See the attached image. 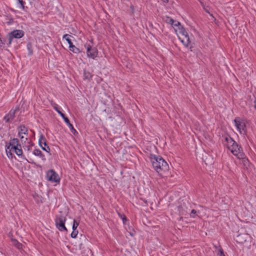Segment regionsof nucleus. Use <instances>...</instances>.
Here are the masks:
<instances>
[{
	"mask_svg": "<svg viewBox=\"0 0 256 256\" xmlns=\"http://www.w3.org/2000/svg\"><path fill=\"white\" fill-rule=\"evenodd\" d=\"M150 158L154 169L160 175L162 176L169 170L168 164L161 156L152 154Z\"/></svg>",
	"mask_w": 256,
	"mask_h": 256,
	"instance_id": "nucleus-1",
	"label": "nucleus"
},
{
	"mask_svg": "<svg viewBox=\"0 0 256 256\" xmlns=\"http://www.w3.org/2000/svg\"><path fill=\"white\" fill-rule=\"evenodd\" d=\"M10 146H11V149L14 150L16 154L20 157H21L22 159L28 161V162L32 164H34L36 165L38 167L41 168V166L39 164H36V163L33 161H28L24 156L23 154V152L22 148V146L20 142V140L17 138H13L11 139L9 142L8 146L6 145L7 148H10Z\"/></svg>",
	"mask_w": 256,
	"mask_h": 256,
	"instance_id": "nucleus-2",
	"label": "nucleus"
},
{
	"mask_svg": "<svg viewBox=\"0 0 256 256\" xmlns=\"http://www.w3.org/2000/svg\"><path fill=\"white\" fill-rule=\"evenodd\" d=\"M52 106L53 107L54 109L62 116V118H63L64 122L66 123L67 126L70 128V132L72 134H73L74 135H76V134H78V132L74 128L73 125L70 124L69 119L68 118H67L66 115L62 112L60 110L62 108H60L56 104L55 102L52 103Z\"/></svg>",
	"mask_w": 256,
	"mask_h": 256,
	"instance_id": "nucleus-3",
	"label": "nucleus"
},
{
	"mask_svg": "<svg viewBox=\"0 0 256 256\" xmlns=\"http://www.w3.org/2000/svg\"><path fill=\"white\" fill-rule=\"evenodd\" d=\"M66 220V217L63 214L62 212L56 216L54 219L56 228L60 232H68L65 226V222Z\"/></svg>",
	"mask_w": 256,
	"mask_h": 256,
	"instance_id": "nucleus-4",
	"label": "nucleus"
},
{
	"mask_svg": "<svg viewBox=\"0 0 256 256\" xmlns=\"http://www.w3.org/2000/svg\"><path fill=\"white\" fill-rule=\"evenodd\" d=\"M234 126L241 134L245 135L247 132L246 120L240 117H236L234 120Z\"/></svg>",
	"mask_w": 256,
	"mask_h": 256,
	"instance_id": "nucleus-5",
	"label": "nucleus"
},
{
	"mask_svg": "<svg viewBox=\"0 0 256 256\" xmlns=\"http://www.w3.org/2000/svg\"><path fill=\"white\" fill-rule=\"evenodd\" d=\"M24 35V32L20 30H15L9 32L6 36L8 41L7 44L8 46V47L10 46L14 38L19 39L23 37Z\"/></svg>",
	"mask_w": 256,
	"mask_h": 256,
	"instance_id": "nucleus-6",
	"label": "nucleus"
},
{
	"mask_svg": "<svg viewBox=\"0 0 256 256\" xmlns=\"http://www.w3.org/2000/svg\"><path fill=\"white\" fill-rule=\"evenodd\" d=\"M233 146L231 147L230 150L238 158H243L246 156L243 152L242 148L241 146L238 144L236 142H232Z\"/></svg>",
	"mask_w": 256,
	"mask_h": 256,
	"instance_id": "nucleus-7",
	"label": "nucleus"
},
{
	"mask_svg": "<svg viewBox=\"0 0 256 256\" xmlns=\"http://www.w3.org/2000/svg\"><path fill=\"white\" fill-rule=\"evenodd\" d=\"M46 178L52 182L60 183V178L56 172L52 169L48 170L46 174Z\"/></svg>",
	"mask_w": 256,
	"mask_h": 256,
	"instance_id": "nucleus-8",
	"label": "nucleus"
},
{
	"mask_svg": "<svg viewBox=\"0 0 256 256\" xmlns=\"http://www.w3.org/2000/svg\"><path fill=\"white\" fill-rule=\"evenodd\" d=\"M84 47L86 50V55L88 58L95 59L98 55V50L96 47H94L90 44H86Z\"/></svg>",
	"mask_w": 256,
	"mask_h": 256,
	"instance_id": "nucleus-9",
	"label": "nucleus"
},
{
	"mask_svg": "<svg viewBox=\"0 0 256 256\" xmlns=\"http://www.w3.org/2000/svg\"><path fill=\"white\" fill-rule=\"evenodd\" d=\"M16 113L13 110H10L3 118V120L6 123L11 122L16 118Z\"/></svg>",
	"mask_w": 256,
	"mask_h": 256,
	"instance_id": "nucleus-10",
	"label": "nucleus"
},
{
	"mask_svg": "<svg viewBox=\"0 0 256 256\" xmlns=\"http://www.w3.org/2000/svg\"><path fill=\"white\" fill-rule=\"evenodd\" d=\"M225 141L226 142L227 148L230 150L231 147L233 146L232 142H236L229 135L226 134L224 136Z\"/></svg>",
	"mask_w": 256,
	"mask_h": 256,
	"instance_id": "nucleus-11",
	"label": "nucleus"
},
{
	"mask_svg": "<svg viewBox=\"0 0 256 256\" xmlns=\"http://www.w3.org/2000/svg\"><path fill=\"white\" fill-rule=\"evenodd\" d=\"M18 135L19 136H20V134H24L25 135L28 134V128L24 124L20 125L18 126Z\"/></svg>",
	"mask_w": 256,
	"mask_h": 256,
	"instance_id": "nucleus-12",
	"label": "nucleus"
},
{
	"mask_svg": "<svg viewBox=\"0 0 256 256\" xmlns=\"http://www.w3.org/2000/svg\"><path fill=\"white\" fill-rule=\"evenodd\" d=\"M248 238L249 236L248 234H240L237 236L236 242L238 243L243 244L246 241Z\"/></svg>",
	"mask_w": 256,
	"mask_h": 256,
	"instance_id": "nucleus-13",
	"label": "nucleus"
},
{
	"mask_svg": "<svg viewBox=\"0 0 256 256\" xmlns=\"http://www.w3.org/2000/svg\"><path fill=\"white\" fill-rule=\"evenodd\" d=\"M32 154L37 156H38L42 160L46 161V158L45 157V156L44 154L42 152L38 149V148H34V150L32 151Z\"/></svg>",
	"mask_w": 256,
	"mask_h": 256,
	"instance_id": "nucleus-14",
	"label": "nucleus"
},
{
	"mask_svg": "<svg viewBox=\"0 0 256 256\" xmlns=\"http://www.w3.org/2000/svg\"><path fill=\"white\" fill-rule=\"evenodd\" d=\"M179 30H180V34H182V36H184V37L186 38V39H187L188 43L186 44V45L188 44H190L191 42L190 40V38L188 34L187 31L184 28V26H181Z\"/></svg>",
	"mask_w": 256,
	"mask_h": 256,
	"instance_id": "nucleus-15",
	"label": "nucleus"
},
{
	"mask_svg": "<svg viewBox=\"0 0 256 256\" xmlns=\"http://www.w3.org/2000/svg\"><path fill=\"white\" fill-rule=\"evenodd\" d=\"M42 144L44 146H46L48 145L46 140L42 134H41L38 140V145L40 148L43 147Z\"/></svg>",
	"mask_w": 256,
	"mask_h": 256,
	"instance_id": "nucleus-16",
	"label": "nucleus"
},
{
	"mask_svg": "<svg viewBox=\"0 0 256 256\" xmlns=\"http://www.w3.org/2000/svg\"><path fill=\"white\" fill-rule=\"evenodd\" d=\"M92 74L88 70H84V80H87L88 81L90 82L92 78Z\"/></svg>",
	"mask_w": 256,
	"mask_h": 256,
	"instance_id": "nucleus-17",
	"label": "nucleus"
},
{
	"mask_svg": "<svg viewBox=\"0 0 256 256\" xmlns=\"http://www.w3.org/2000/svg\"><path fill=\"white\" fill-rule=\"evenodd\" d=\"M11 240H12V242H13V244L18 250H20L22 248V246H23L22 244L20 243L16 239L12 238Z\"/></svg>",
	"mask_w": 256,
	"mask_h": 256,
	"instance_id": "nucleus-18",
	"label": "nucleus"
},
{
	"mask_svg": "<svg viewBox=\"0 0 256 256\" xmlns=\"http://www.w3.org/2000/svg\"><path fill=\"white\" fill-rule=\"evenodd\" d=\"M163 20L165 22L168 24H170L171 25L174 23V20L173 18H172L170 16H166L163 18Z\"/></svg>",
	"mask_w": 256,
	"mask_h": 256,
	"instance_id": "nucleus-19",
	"label": "nucleus"
},
{
	"mask_svg": "<svg viewBox=\"0 0 256 256\" xmlns=\"http://www.w3.org/2000/svg\"><path fill=\"white\" fill-rule=\"evenodd\" d=\"M26 48L28 50V56H30L33 54L32 44L31 42H28L26 44Z\"/></svg>",
	"mask_w": 256,
	"mask_h": 256,
	"instance_id": "nucleus-20",
	"label": "nucleus"
},
{
	"mask_svg": "<svg viewBox=\"0 0 256 256\" xmlns=\"http://www.w3.org/2000/svg\"><path fill=\"white\" fill-rule=\"evenodd\" d=\"M218 248V250L216 252V254L218 256H226L224 250H222L221 246H218V247H216Z\"/></svg>",
	"mask_w": 256,
	"mask_h": 256,
	"instance_id": "nucleus-21",
	"label": "nucleus"
},
{
	"mask_svg": "<svg viewBox=\"0 0 256 256\" xmlns=\"http://www.w3.org/2000/svg\"><path fill=\"white\" fill-rule=\"evenodd\" d=\"M118 216L122 218L124 224H126V221H128V220L126 216L124 214H120L118 212Z\"/></svg>",
	"mask_w": 256,
	"mask_h": 256,
	"instance_id": "nucleus-22",
	"label": "nucleus"
},
{
	"mask_svg": "<svg viewBox=\"0 0 256 256\" xmlns=\"http://www.w3.org/2000/svg\"><path fill=\"white\" fill-rule=\"evenodd\" d=\"M70 37L74 38L70 34H65L63 36L62 38L65 39L68 44H69L70 42H72V40L70 38Z\"/></svg>",
	"mask_w": 256,
	"mask_h": 256,
	"instance_id": "nucleus-23",
	"label": "nucleus"
},
{
	"mask_svg": "<svg viewBox=\"0 0 256 256\" xmlns=\"http://www.w3.org/2000/svg\"><path fill=\"white\" fill-rule=\"evenodd\" d=\"M12 149H10V148H7V147H6V154L8 156V157L10 158V157L11 158H12L14 156V154L11 152V150Z\"/></svg>",
	"mask_w": 256,
	"mask_h": 256,
	"instance_id": "nucleus-24",
	"label": "nucleus"
},
{
	"mask_svg": "<svg viewBox=\"0 0 256 256\" xmlns=\"http://www.w3.org/2000/svg\"><path fill=\"white\" fill-rule=\"evenodd\" d=\"M74 54H79L82 52V51L76 46H74L71 50H70Z\"/></svg>",
	"mask_w": 256,
	"mask_h": 256,
	"instance_id": "nucleus-25",
	"label": "nucleus"
},
{
	"mask_svg": "<svg viewBox=\"0 0 256 256\" xmlns=\"http://www.w3.org/2000/svg\"><path fill=\"white\" fill-rule=\"evenodd\" d=\"M78 226L79 221H77L76 220H74L73 221V224L72 227V230H76Z\"/></svg>",
	"mask_w": 256,
	"mask_h": 256,
	"instance_id": "nucleus-26",
	"label": "nucleus"
},
{
	"mask_svg": "<svg viewBox=\"0 0 256 256\" xmlns=\"http://www.w3.org/2000/svg\"><path fill=\"white\" fill-rule=\"evenodd\" d=\"M172 26L174 28L177 27L178 30L182 26L180 22L176 20H174V24H172Z\"/></svg>",
	"mask_w": 256,
	"mask_h": 256,
	"instance_id": "nucleus-27",
	"label": "nucleus"
},
{
	"mask_svg": "<svg viewBox=\"0 0 256 256\" xmlns=\"http://www.w3.org/2000/svg\"><path fill=\"white\" fill-rule=\"evenodd\" d=\"M197 216V211L194 209L192 210L190 214V218H195Z\"/></svg>",
	"mask_w": 256,
	"mask_h": 256,
	"instance_id": "nucleus-28",
	"label": "nucleus"
},
{
	"mask_svg": "<svg viewBox=\"0 0 256 256\" xmlns=\"http://www.w3.org/2000/svg\"><path fill=\"white\" fill-rule=\"evenodd\" d=\"M78 230H72V232L71 234V237L73 238H76L78 234Z\"/></svg>",
	"mask_w": 256,
	"mask_h": 256,
	"instance_id": "nucleus-29",
	"label": "nucleus"
},
{
	"mask_svg": "<svg viewBox=\"0 0 256 256\" xmlns=\"http://www.w3.org/2000/svg\"><path fill=\"white\" fill-rule=\"evenodd\" d=\"M18 1V3L19 4H20V7L22 8L26 11V7L24 6V4H25V2H24L22 0H17Z\"/></svg>",
	"mask_w": 256,
	"mask_h": 256,
	"instance_id": "nucleus-30",
	"label": "nucleus"
},
{
	"mask_svg": "<svg viewBox=\"0 0 256 256\" xmlns=\"http://www.w3.org/2000/svg\"><path fill=\"white\" fill-rule=\"evenodd\" d=\"M44 151H46V152H48L50 154V155H51V154L50 153V148L47 145V146H43L42 148H41Z\"/></svg>",
	"mask_w": 256,
	"mask_h": 256,
	"instance_id": "nucleus-31",
	"label": "nucleus"
},
{
	"mask_svg": "<svg viewBox=\"0 0 256 256\" xmlns=\"http://www.w3.org/2000/svg\"><path fill=\"white\" fill-rule=\"evenodd\" d=\"M33 144L32 145H28L24 146V148L25 150H27L28 152H30L32 150V148Z\"/></svg>",
	"mask_w": 256,
	"mask_h": 256,
	"instance_id": "nucleus-32",
	"label": "nucleus"
},
{
	"mask_svg": "<svg viewBox=\"0 0 256 256\" xmlns=\"http://www.w3.org/2000/svg\"><path fill=\"white\" fill-rule=\"evenodd\" d=\"M20 110V105H16L15 108H12L11 110H13L15 113H16Z\"/></svg>",
	"mask_w": 256,
	"mask_h": 256,
	"instance_id": "nucleus-33",
	"label": "nucleus"
},
{
	"mask_svg": "<svg viewBox=\"0 0 256 256\" xmlns=\"http://www.w3.org/2000/svg\"><path fill=\"white\" fill-rule=\"evenodd\" d=\"M181 42L184 44V45L186 47V48H188L189 46V45L190 44H188L187 45L186 44L188 43V40H186V42H185L184 40H181Z\"/></svg>",
	"mask_w": 256,
	"mask_h": 256,
	"instance_id": "nucleus-34",
	"label": "nucleus"
},
{
	"mask_svg": "<svg viewBox=\"0 0 256 256\" xmlns=\"http://www.w3.org/2000/svg\"><path fill=\"white\" fill-rule=\"evenodd\" d=\"M4 44V42H3V41L2 40L1 38H0V48L3 47Z\"/></svg>",
	"mask_w": 256,
	"mask_h": 256,
	"instance_id": "nucleus-35",
	"label": "nucleus"
},
{
	"mask_svg": "<svg viewBox=\"0 0 256 256\" xmlns=\"http://www.w3.org/2000/svg\"><path fill=\"white\" fill-rule=\"evenodd\" d=\"M69 49L70 50H71L72 48L74 46H75L73 44V43L72 42H70L69 44Z\"/></svg>",
	"mask_w": 256,
	"mask_h": 256,
	"instance_id": "nucleus-36",
	"label": "nucleus"
},
{
	"mask_svg": "<svg viewBox=\"0 0 256 256\" xmlns=\"http://www.w3.org/2000/svg\"><path fill=\"white\" fill-rule=\"evenodd\" d=\"M69 49L70 50H71L72 48L74 46H75L73 44V43L72 42H70L69 44Z\"/></svg>",
	"mask_w": 256,
	"mask_h": 256,
	"instance_id": "nucleus-37",
	"label": "nucleus"
},
{
	"mask_svg": "<svg viewBox=\"0 0 256 256\" xmlns=\"http://www.w3.org/2000/svg\"><path fill=\"white\" fill-rule=\"evenodd\" d=\"M242 160L243 162L246 163V162H248V158H245V156H244V158H242Z\"/></svg>",
	"mask_w": 256,
	"mask_h": 256,
	"instance_id": "nucleus-38",
	"label": "nucleus"
},
{
	"mask_svg": "<svg viewBox=\"0 0 256 256\" xmlns=\"http://www.w3.org/2000/svg\"><path fill=\"white\" fill-rule=\"evenodd\" d=\"M13 22H14V20H13V18H12L10 20V21L8 22L7 23L8 25H10V24H12L13 23Z\"/></svg>",
	"mask_w": 256,
	"mask_h": 256,
	"instance_id": "nucleus-39",
	"label": "nucleus"
},
{
	"mask_svg": "<svg viewBox=\"0 0 256 256\" xmlns=\"http://www.w3.org/2000/svg\"><path fill=\"white\" fill-rule=\"evenodd\" d=\"M140 199L142 200L145 204H148V201L145 198H140Z\"/></svg>",
	"mask_w": 256,
	"mask_h": 256,
	"instance_id": "nucleus-40",
	"label": "nucleus"
},
{
	"mask_svg": "<svg viewBox=\"0 0 256 256\" xmlns=\"http://www.w3.org/2000/svg\"><path fill=\"white\" fill-rule=\"evenodd\" d=\"M254 107L255 109L256 110V98H254Z\"/></svg>",
	"mask_w": 256,
	"mask_h": 256,
	"instance_id": "nucleus-41",
	"label": "nucleus"
},
{
	"mask_svg": "<svg viewBox=\"0 0 256 256\" xmlns=\"http://www.w3.org/2000/svg\"><path fill=\"white\" fill-rule=\"evenodd\" d=\"M162 1L164 2H165V3H168V2H169V0H161Z\"/></svg>",
	"mask_w": 256,
	"mask_h": 256,
	"instance_id": "nucleus-42",
	"label": "nucleus"
},
{
	"mask_svg": "<svg viewBox=\"0 0 256 256\" xmlns=\"http://www.w3.org/2000/svg\"><path fill=\"white\" fill-rule=\"evenodd\" d=\"M192 48H193V46H190L189 48H190V52H192Z\"/></svg>",
	"mask_w": 256,
	"mask_h": 256,
	"instance_id": "nucleus-43",
	"label": "nucleus"
},
{
	"mask_svg": "<svg viewBox=\"0 0 256 256\" xmlns=\"http://www.w3.org/2000/svg\"><path fill=\"white\" fill-rule=\"evenodd\" d=\"M20 139H22L24 138V136L20 135Z\"/></svg>",
	"mask_w": 256,
	"mask_h": 256,
	"instance_id": "nucleus-44",
	"label": "nucleus"
},
{
	"mask_svg": "<svg viewBox=\"0 0 256 256\" xmlns=\"http://www.w3.org/2000/svg\"><path fill=\"white\" fill-rule=\"evenodd\" d=\"M35 200H36V202H38V198H36H36H35Z\"/></svg>",
	"mask_w": 256,
	"mask_h": 256,
	"instance_id": "nucleus-45",
	"label": "nucleus"
},
{
	"mask_svg": "<svg viewBox=\"0 0 256 256\" xmlns=\"http://www.w3.org/2000/svg\"><path fill=\"white\" fill-rule=\"evenodd\" d=\"M35 200H36V202H38V198H36H36H35Z\"/></svg>",
	"mask_w": 256,
	"mask_h": 256,
	"instance_id": "nucleus-46",
	"label": "nucleus"
},
{
	"mask_svg": "<svg viewBox=\"0 0 256 256\" xmlns=\"http://www.w3.org/2000/svg\"><path fill=\"white\" fill-rule=\"evenodd\" d=\"M130 236H134V234H132V233H131V232H130Z\"/></svg>",
	"mask_w": 256,
	"mask_h": 256,
	"instance_id": "nucleus-47",
	"label": "nucleus"
}]
</instances>
